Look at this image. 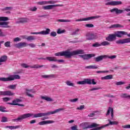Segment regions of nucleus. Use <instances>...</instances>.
<instances>
[{"instance_id":"nucleus-26","label":"nucleus","mask_w":130,"mask_h":130,"mask_svg":"<svg viewBox=\"0 0 130 130\" xmlns=\"http://www.w3.org/2000/svg\"><path fill=\"white\" fill-rule=\"evenodd\" d=\"M41 99L43 100H46V101H47L48 102H52L54 101L53 99H51L50 97H48L47 96H41Z\"/></svg>"},{"instance_id":"nucleus-60","label":"nucleus","mask_w":130,"mask_h":130,"mask_svg":"<svg viewBox=\"0 0 130 130\" xmlns=\"http://www.w3.org/2000/svg\"><path fill=\"white\" fill-rule=\"evenodd\" d=\"M47 4H50V5H53L54 4H55L56 2L55 1H47Z\"/></svg>"},{"instance_id":"nucleus-42","label":"nucleus","mask_w":130,"mask_h":130,"mask_svg":"<svg viewBox=\"0 0 130 130\" xmlns=\"http://www.w3.org/2000/svg\"><path fill=\"white\" fill-rule=\"evenodd\" d=\"M124 84H125V82L123 81H119L115 83L116 86H121V85H124Z\"/></svg>"},{"instance_id":"nucleus-24","label":"nucleus","mask_w":130,"mask_h":130,"mask_svg":"<svg viewBox=\"0 0 130 130\" xmlns=\"http://www.w3.org/2000/svg\"><path fill=\"white\" fill-rule=\"evenodd\" d=\"M54 121L52 120H46V121H42L39 122V125H45L46 124H49L50 123H53Z\"/></svg>"},{"instance_id":"nucleus-58","label":"nucleus","mask_w":130,"mask_h":130,"mask_svg":"<svg viewBox=\"0 0 130 130\" xmlns=\"http://www.w3.org/2000/svg\"><path fill=\"white\" fill-rule=\"evenodd\" d=\"M71 129H72V130H79V129H78V126L77 125H75L74 126H72L71 127Z\"/></svg>"},{"instance_id":"nucleus-28","label":"nucleus","mask_w":130,"mask_h":130,"mask_svg":"<svg viewBox=\"0 0 130 130\" xmlns=\"http://www.w3.org/2000/svg\"><path fill=\"white\" fill-rule=\"evenodd\" d=\"M30 69H40L41 68H45V69H46V66L44 65L39 66L38 64H35L32 66H30Z\"/></svg>"},{"instance_id":"nucleus-35","label":"nucleus","mask_w":130,"mask_h":130,"mask_svg":"<svg viewBox=\"0 0 130 130\" xmlns=\"http://www.w3.org/2000/svg\"><path fill=\"white\" fill-rule=\"evenodd\" d=\"M66 84L67 85V86H70L71 87H75V84L72 83V81L70 80H67L66 82Z\"/></svg>"},{"instance_id":"nucleus-5","label":"nucleus","mask_w":130,"mask_h":130,"mask_svg":"<svg viewBox=\"0 0 130 130\" xmlns=\"http://www.w3.org/2000/svg\"><path fill=\"white\" fill-rule=\"evenodd\" d=\"M21 79V77L19 75H11L7 78L1 77L0 81L2 82H9L10 81H14V80H19Z\"/></svg>"},{"instance_id":"nucleus-51","label":"nucleus","mask_w":130,"mask_h":130,"mask_svg":"<svg viewBox=\"0 0 130 130\" xmlns=\"http://www.w3.org/2000/svg\"><path fill=\"white\" fill-rule=\"evenodd\" d=\"M12 7H5V8H3L1 9V11H10L12 10Z\"/></svg>"},{"instance_id":"nucleus-20","label":"nucleus","mask_w":130,"mask_h":130,"mask_svg":"<svg viewBox=\"0 0 130 130\" xmlns=\"http://www.w3.org/2000/svg\"><path fill=\"white\" fill-rule=\"evenodd\" d=\"M25 91H26V94L27 96H28V97H30V98H34V95L31 94H30V92L31 93H34L36 92V91H35V90H34L32 89H26Z\"/></svg>"},{"instance_id":"nucleus-52","label":"nucleus","mask_w":130,"mask_h":130,"mask_svg":"<svg viewBox=\"0 0 130 130\" xmlns=\"http://www.w3.org/2000/svg\"><path fill=\"white\" fill-rule=\"evenodd\" d=\"M21 67H22V68H24V69H28V68H30L31 66H27V64L23 63L21 64Z\"/></svg>"},{"instance_id":"nucleus-45","label":"nucleus","mask_w":130,"mask_h":130,"mask_svg":"<svg viewBox=\"0 0 130 130\" xmlns=\"http://www.w3.org/2000/svg\"><path fill=\"white\" fill-rule=\"evenodd\" d=\"M8 121V118L5 117V116H3L2 118V120H1V122H7Z\"/></svg>"},{"instance_id":"nucleus-61","label":"nucleus","mask_w":130,"mask_h":130,"mask_svg":"<svg viewBox=\"0 0 130 130\" xmlns=\"http://www.w3.org/2000/svg\"><path fill=\"white\" fill-rule=\"evenodd\" d=\"M6 34H4V32L2 31V29H0V37H5Z\"/></svg>"},{"instance_id":"nucleus-41","label":"nucleus","mask_w":130,"mask_h":130,"mask_svg":"<svg viewBox=\"0 0 130 130\" xmlns=\"http://www.w3.org/2000/svg\"><path fill=\"white\" fill-rule=\"evenodd\" d=\"M65 32H66V30L64 29L61 30L60 28H59V29H58L57 30V34H62Z\"/></svg>"},{"instance_id":"nucleus-2","label":"nucleus","mask_w":130,"mask_h":130,"mask_svg":"<svg viewBox=\"0 0 130 130\" xmlns=\"http://www.w3.org/2000/svg\"><path fill=\"white\" fill-rule=\"evenodd\" d=\"M85 51L84 50L79 49L77 50H74L71 51L70 49H68L64 51L59 52L55 53V56H64L68 58H71L72 56H75V55H78L79 54H84Z\"/></svg>"},{"instance_id":"nucleus-14","label":"nucleus","mask_w":130,"mask_h":130,"mask_svg":"<svg viewBox=\"0 0 130 130\" xmlns=\"http://www.w3.org/2000/svg\"><path fill=\"white\" fill-rule=\"evenodd\" d=\"M80 57L83 58L84 60H87L88 59H90L91 57H94L95 56V54H88L84 55H80Z\"/></svg>"},{"instance_id":"nucleus-6","label":"nucleus","mask_w":130,"mask_h":130,"mask_svg":"<svg viewBox=\"0 0 130 130\" xmlns=\"http://www.w3.org/2000/svg\"><path fill=\"white\" fill-rule=\"evenodd\" d=\"M78 85H96L97 82H95V79H84L83 81H78Z\"/></svg>"},{"instance_id":"nucleus-40","label":"nucleus","mask_w":130,"mask_h":130,"mask_svg":"<svg viewBox=\"0 0 130 130\" xmlns=\"http://www.w3.org/2000/svg\"><path fill=\"white\" fill-rule=\"evenodd\" d=\"M102 128H104V125H103L101 127H98V126L94 127H93L90 130H100V129H102Z\"/></svg>"},{"instance_id":"nucleus-16","label":"nucleus","mask_w":130,"mask_h":130,"mask_svg":"<svg viewBox=\"0 0 130 130\" xmlns=\"http://www.w3.org/2000/svg\"><path fill=\"white\" fill-rule=\"evenodd\" d=\"M55 7H62V5H47L43 7V10H52Z\"/></svg>"},{"instance_id":"nucleus-46","label":"nucleus","mask_w":130,"mask_h":130,"mask_svg":"<svg viewBox=\"0 0 130 130\" xmlns=\"http://www.w3.org/2000/svg\"><path fill=\"white\" fill-rule=\"evenodd\" d=\"M93 47H99L101 46V44H100L98 42H96L95 43L92 45Z\"/></svg>"},{"instance_id":"nucleus-7","label":"nucleus","mask_w":130,"mask_h":130,"mask_svg":"<svg viewBox=\"0 0 130 130\" xmlns=\"http://www.w3.org/2000/svg\"><path fill=\"white\" fill-rule=\"evenodd\" d=\"M23 100L20 99H15L13 101H12V103H7V104H9V105H17L18 106H21V107H24L25 105L22 104H19L21 102H22Z\"/></svg>"},{"instance_id":"nucleus-57","label":"nucleus","mask_w":130,"mask_h":130,"mask_svg":"<svg viewBox=\"0 0 130 130\" xmlns=\"http://www.w3.org/2000/svg\"><path fill=\"white\" fill-rule=\"evenodd\" d=\"M95 115H96V114H95V112H93V113L88 114V117H94Z\"/></svg>"},{"instance_id":"nucleus-30","label":"nucleus","mask_w":130,"mask_h":130,"mask_svg":"<svg viewBox=\"0 0 130 130\" xmlns=\"http://www.w3.org/2000/svg\"><path fill=\"white\" fill-rule=\"evenodd\" d=\"M120 97L121 98H124L125 99L130 100V95H128L127 93H122Z\"/></svg>"},{"instance_id":"nucleus-27","label":"nucleus","mask_w":130,"mask_h":130,"mask_svg":"<svg viewBox=\"0 0 130 130\" xmlns=\"http://www.w3.org/2000/svg\"><path fill=\"white\" fill-rule=\"evenodd\" d=\"M9 25V22H1V28H11Z\"/></svg>"},{"instance_id":"nucleus-13","label":"nucleus","mask_w":130,"mask_h":130,"mask_svg":"<svg viewBox=\"0 0 130 130\" xmlns=\"http://www.w3.org/2000/svg\"><path fill=\"white\" fill-rule=\"evenodd\" d=\"M122 5L121 1H111L105 4L106 6H120Z\"/></svg>"},{"instance_id":"nucleus-9","label":"nucleus","mask_w":130,"mask_h":130,"mask_svg":"<svg viewBox=\"0 0 130 130\" xmlns=\"http://www.w3.org/2000/svg\"><path fill=\"white\" fill-rule=\"evenodd\" d=\"M50 29L46 28L45 30H42L38 32H30L31 35H37L38 34H41L42 35H48L50 33Z\"/></svg>"},{"instance_id":"nucleus-62","label":"nucleus","mask_w":130,"mask_h":130,"mask_svg":"<svg viewBox=\"0 0 130 130\" xmlns=\"http://www.w3.org/2000/svg\"><path fill=\"white\" fill-rule=\"evenodd\" d=\"M20 127H22V125H21L13 126L14 129H17V128H20Z\"/></svg>"},{"instance_id":"nucleus-31","label":"nucleus","mask_w":130,"mask_h":130,"mask_svg":"<svg viewBox=\"0 0 130 130\" xmlns=\"http://www.w3.org/2000/svg\"><path fill=\"white\" fill-rule=\"evenodd\" d=\"M112 75H109L103 77H101V80H111L112 79Z\"/></svg>"},{"instance_id":"nucleus-21","label":"nucleus","mask_w":130,"mask_h":130,"mask_svg":"<svg viewBox=\"0 0 130 130\" xmlns=\"http://www.w3.org/2000/svg\"><path fill=\"white\" fill-rule=\"evenodd\" d=\"M111 13H115L117 15L118 14H122L124 10L118 9V8H115L110 10Z\"/></svg>"},{"instance_id":"nucleus-8","label":"nucleus","mask_w":130,"mask_h":130,"mask_svg":"<svg viewBox=\"0 0 130 130\" xmlns=\"http://www.w3.org/2000/svg\"><path fill=\"white\" fill-rule=\"evenodd\" d=\"M86 40L92 41L94 39H97V34L92 32H87L86 34Z\"/></svg>"},{"instance_id":"nucleus-53","label":"nucleus","mask_w":130,"mask_h":130,"mask_svg":"<svg viewBox=\"0 0 130 130\" xmlns=\"http://www.w3.org/2000/svg\"><path fill=\"white\" fill-rule=\"evenodd\" d=\"M3 100L4 102H8V101H10V100H11V98L8 97L3 98Z\"/></svg>"},{"instance_id":"nucleus-32","label":"nucleus","mask_w":130,"mask_h":130,"mask_svg":"<svg viewBox=\"0 0 130 130\" xmlns=\"http://www.w3.org/2000/svg\"><path fill=\"white\" fill-rule=\"evenodd\" d=\"M85 69H88L89 70L91 69H98V67H97L96 65H92V66H86L85 67Z\"/></svg>"},{"instance_id":"nucleus-39","label":"nucleus","mask_w":130,"mask_h":130,"mask_svg":"<svg viewBox=\"0 0 130 130\" xmlns=\"http://www.w3.org/2000/svg\"><path fill=\"white\" fill-rule=\"evenodd\" d=\"M16 87H17V84H13L8 86L7 88L11 90H15V89H16Z\"/></svg>"},{"instance_id":"nucleus-15","label":"nucleus","mask_w":130,"mask_h":130,"mask_svg":"<svg viewBox=\"0 0 130 130\" xmlns=\"http://www.w3.org/2000/svg\"><path fill=\"white\" fill-rule=\"evenodd\" d=\"M14 95H15V93L10 90L0 91V96H14Z\"/></svg>"},{"instance_id":"nucleus-11","label":"nucleus","mask_w":130,"mask_h":130,"mask_svg":"<svg viewBox=\"0 0 130 130\" xmlns=\"http://www.w3.org/2000/svg\"><path fill=\"white\" fill-rule=\"evenodd\" d=\"M14 46L15 48H23V47H27V46H28V44L26 42H20L14 44Z\"/></svg>"},{"instance_id":"nucleus-37","label":"nucleus","mask_w":130,"mask_h":130,"mask_svg":"<svg viewBox=\"0 0 130 130\" xmlns=\"http://www.w3.org/2000/svg\"><path fill=\"white\" fill-rule=\"evenodd\" d=\"M35 36H29L27 37V41H33V40H35Z\"/></svg>"},{"instance_id":"nucleus-63","label":"nucleus","mask_w":130,"mask_h":130,"mask_svg":"<svg viewBox=\"0 0 130 130\" xmlns=\"http://www.w3.org/2000/svg\"><path fill=\"white\" fill-rule=\"evenodd\" d=\"M123 128H130V125H125L122 126Z\"/></svg>"},{"instance_id":"nucleus-50","label":"nucleus","mask_w":130,"mask_h":130,"mask_svg":"<svg viewBox=\"0 0 130 130\" xmlns=\"http://www.w3.org/2000/svg\"><path fill=\"white\" fill-rule=\"evenodd\" d=\"M57 34L56 32L55 31H52L50 34V36H51V37H55V36H56Z\"/></svg>"},{"instance_id":"nucleus-48","label":"nucleus","mask_w":130,"mask_h":130,"mask_svg":"<svg viewBox=\"0 0 130 130\" xmlns=\"http://www.w3.org/2000/svg\"><path fill=\"white\" fill-rule=\"evenodd\" d=\"M79 31L80 29H76L74 31L72 32V35H78V34H79Z\"/></svg>"},{"instance_id":"nucleus-1","label":"nucleus","mask_w":130,"mask_h":130,"mask_svg":"<svg viewBox=\"0 0 130 130\" xmlns=\"http://www.w3.org/2000/svg\"><path fill=\"white\" fill-rule=\"evenodd\" d=\"M62 110H64V109L59 108L55 110L54 111H50L46 113H39L35 114L33 113H26L19 116L16 119H12L11 121H12V122H21L22 120L23 119H26V118H28V117H31V116H33L34 118L43 117V116H48L51 115V114H55V113L62 111Z\"/></svg>"},{"instance_id":"nucleus-19","label":"nucleus","mask_w":130,"mask_h":130,"mask_svg":"<svg viewBox=\"0 0 130 130\" xmlns=\"http://www.w3.org/2000/svg\"><path fill=\"white\" fill-rule=\"evenodd\" d=\"M106 40L110 42L116 40V37L115 36V34H109L108 37L106 38Z\"/></svg>"},{"instance_id":"nucleus-17","label":"nucleus","mask_w":130,"mask_h":130,"mask_svg":"<svg viewBox=\"0 0 130 130\" xmlns=\"http://www.w3.org/2000/svg\"><path fill=\"white\" fill-rule=\"evenodd\" d=\"M30 19L28 18H20L18 21H16V24H24V23H28Z\"/></svg>"},{"instance_id":"nucleus-59","label":"nucleus","mask_w":130,"mask_h":130,"mask_svg":"<svg viewBox=\"0 0 130 130\" xmlns=\"http://www.w3.org/2000/svg\"><path fill=\"white\" fill-rule=\"evenodd\" d=\"M108 71H96L97 74H101V73H108Z\"/></svg>"},{"instance_id":"nucleus-34","label":"nucleus","mask_w":130,"mask_h":130,"mask_svg":"<svg viewBox=\"0 0 130 130\" xmlns=\"http://www.w3.org/2000/svg\"><path fill=\"white\" fill-rule=\"evenodd\" d=\"M6 21H9V18L7 17H0V22L3 21L6 22ZM2 24V22H0V26Z\"/></svg>"},{"instance_id":"nucleus-22","label":"nucleus","mask_w":130,"mask_h":130,"mask_svg":"<svg viewBox=\"0 0 130 130\" xmlns=\"http://www.w3.org/2000/svg\"><path fill=\"white\" fill-rule=\"evenodd\" d=\"M110 113H111V116L112 118H113L114 116V115L113 114L114 113L113 108L111 107H109L108 109L107 113L106 114V116H108V115L110 114Z\"/></svg>"},{"instance_id":"nucleus-49","label":"nucleus","mask_w":130,"mask_h":130,"mask_svg":"<svg viewBox=\"0 0 130 130\" xmlns=\"http://www.w3.org/2000/svg\"><path fill=\"white\" fill-rule=\"evenodd\" d=\"M85 26L86 27V28H93L94 25L93 24H86L85 25Z\"/></svg>"},{"instance_id":"nucleus-56","label":"nucleus","mask_w":130,"mask_h":130,"mask_svg":"<svg viewBox=\"0 0 130 130\" xmlns=\"http://www.w3.org/2000/svg\"><path fill=\"white\" fill-rule=\"evenodd\" d=\"M14 42H19V41H21V38L19 37H17L14 39L13 40Z\"/></svg>"},{"instance_id":"nucleus-36","label":"nucleus","mask_w":130,"mask_h":130,"mask_svg":"<svg viewBox=\"0 0 130 130\" xmlns=\"http://www.w3.org/2000/svg\"><path fill=\"white\" fill-rule=\"evenodd\" d=\"M72 21L70 19H58L57 22H60L61 23H63V22H71Z\"/></svg>"},{"instance_id":"nucleus-10","label":"nucleus","mask_w":130,"mask_h":130,"mask_svg":"<svg viewBox=\"0 0 130 130\" xmlns=\"http://www.w3.org/2000/svg\"><path fill=\"white\" fill-rule=\"evenodd\" d=\"M99 18H101V16L96 15L94 16H91L85 18L79 19L76 20V22H80L81 21H90V20H93V19H98Z\"/></svg>"},{"instance_id":"nucleus-43","label":"nucleus","mask_w":130,"mask_h":130,"mask_svg":"<svg viewBox=\"0 0 130 130\" xmlns=\"http://www.w3.org/2000/svg\"><path fill=\"white\" fill-rule=\"evenodd\" d=\"M4 46L5 47H11V42L10 41H7L5 43Z\"/></svg>"},{"instance_id":"nucleus-4","label":"nucleus","mask_w":130,"mask_h":130,"mask_svg":"<svg viewBox=\"0 0 130 130\" xmlns=\"http://www.w3.org/2000/svg\"><path fill=\"white\" fill-rule=\"evenodd\" d=\"M104 58H109L110 59H114L115 58H116V55H111L109 56L108 55H103L101 56H99L96 57L94 58V60L96 62H99V61H102V60H103Z\"/></svg>"},{"instance_id":"nucleus-64","label":"nucleus","mask_w":130,"mask_h":130,"mask_svg":"<svg viewBox=\"0 0 130 130\" xmlns=\"http://www.w3.org/2000/svg\"><path fill=\"white\" fill-rule=\"evenodd\" d=\"M40 5H47V1H43L40 2Z\"/></svg>"},{"instance_id":"nucleus-25","label":"nucleus","mask_w":130,"mask_h":130,"mask_svg":"<svg viewBox=\"0 0 130 130\" xmlns=\"http://www.w3.org/2000/svg\"><path fill=\"white\" fill-rule=\"evenodd\" d=\"M109 123L104 125V127H106V126H109V125H117L118 124V122L117 121H111L110 119H108Z\"/></svg>"},{"instance_id":"nucleus-12","label":"nucleus","mask_w":130,"mask_h":130,"mask_svg":"<svg viewBox=\"0 0 130 130\" xmlns=\"http://www.w3.org/2000/svg\"><path fill=\"white\" fill-rule=\"evenodd\" d=\"M116 44H125V43H130V38H125L120 39L116 41Z\"/></svg>"},{"instance_id":"nucleus-23","label":"nucleus","mask_w":130,"mask_h":130,"mask_svg":"<svg viewBox=\"0 0 130 130\" xmlns=\"http://www.w3.org/2000/svg\"><path fill=\"white\" fill-rule=\"evenodd\" d=\"M56 77L54 74L41 75L42 79H54Z\"/></svg>"},{"instance_id":"nucleus-29","label":"nucleus","mask_w":130,"mask_h":130,"mask_svg":"<svg viewBox=\"0 0 130 130\" xmlns=\"http://www.w3.org/2000/svg\"><path fill=\"white\" fill-rule=\"evenodd\" d=\"M46 59H47V60H48L49 61H56V59H55V57L48 56L46 57Z\"/></svg>"},{"instance_id":"nucleus-47","label":"nucleus","mask_w":130,"mask_h":130,"mask_svg":"<svg viewBox=\"0 0 130 130\" xmlns=\"http://www.w3.org/2000/svg\"><path fill=\"white\" fill-rule=\"evenodd\" d=\"M78 101H79V99H78V98H76L74 99H71V100H69L70 102H72V103H75L76 102H78Z\"/></svg>"},{"instance_id":"nucleus-44","label":"nucleus","mask_w":130,"mask_h":130,"mask_svg":"<svg viewBox=\"0 0 130 130\" xmlns=\"http://www.w3.org/2000/svg\"><path fill=\"white\" fill-rule=\"evenodd\" d=\"M6 107L0 106V111H1V112H8V111L6 110Z\"/></svg>"},{"instance_id":"nucleus-55","label":"nucleus","mask_w":130,"mask_h":130,"mask_svg":"<svg viewBox=\"0 0 130 130\" xmlns=\"http://www.w3.org/2000/svg\"><path fill=\"white\" fill-rule=\"evenodd\" d=\"M28 46H30V47H31V48H34L35 47H36V45L34 43H30L27 44Z\"/></svg>"},{"instance_id":"nucleus-38","label":"nucleus","mask_w":130,"mask_h":130,"mask_svg":"<svg viewBox=\"0 0 130 130\" xmlns=\"http://www.w3.org/2000/svg\"><path fill=\"white\" fill-rule=\"evenodd\" d=\"M107 45H110V43L108 41H104L101 43V46H106Z\"/></svg>"},{"instance_id":"nucleus-3","label":"nucleus","mask_w":130,"mask_h":130,"mask_svg":"<svg viewBox=\"0 0 130 130\" xmlns=\"http://www.w3.org/2000/svg\"><path fill=\"white\" fill-rule=\"evenodd\" d=\"M100 124L96 123H92L91 124H89L88 122H83L79 124V127L82 129H88V128H93V127H97L100 126Z\"/></svg>"},{"instance_id":"nucleus-54","label":"nucleus","mask_w":130,"mask_h":130,"mask_svg":"<svg viewBox=\"0 0 130 130\" xmlns=\"http://www.w3.org/2000/svg\"><path fill=\"white\" fill-rule=\"evenodd\" d=\"M84 105H81L79 107H77L76 109H77V110H83V109H84Z\"/></svg>"},{"instance_id":"nucleus-33","label":"nucleus","mask_w":130,"mask_h":130,"mask_svg":"<svg viewBox=\"0 0 130 130\" xmlns=\"http://www.w3.org/2000/svg\"><path fill=\"white\" fill-rule=\"evenodd\" d=\"M123 26L119 24H113L110 27V28H123Z\"/></svg>"},{"instance_id":"nucleus-18","label":"nucleus","mask_w":130,"mask_h":130,"mask_svg":"<svg viewBox=\"0 0 130 130\" xmlns=\"http://www.w3.org/2000/svg\"><path fill=\"white\" fill-rule=\"evenodd\" d=\"M123 35H127V32L124 31H118L115 34L116 38V37L121 38Z\"/></svg>"}]
</instances>
